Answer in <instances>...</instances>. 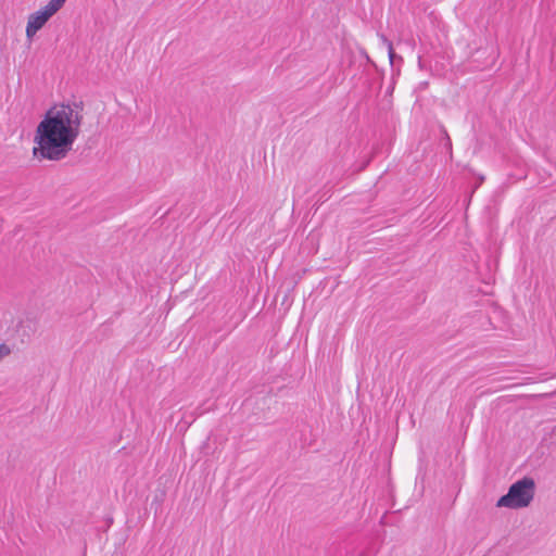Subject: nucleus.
<instances>
[{
  "label": "nucleus",
  "instance_id": "nucleus-1",
  "mask_svg": "<svg viewBox=\"0 0 556 556\" xmlns=\"http://www.w3.org/2000/svg\"><path fill=\"white\" fill-rule=\"evenodd\" d=\"M84 123L80 103H60L51 106L34 131L33 156L42 162H61L74 150Z\"/></svg>",
  "mask_w": 556,
  "mask_h": 556
},
{
  "label": "nucleus",
  "instance_id": "nucleus-2",
  "mask_svg": "<svg viewBox=\"0 0 556 556\" xmlns=\"http://www.w3.org/2000/svg\"><path fill=\"white\" fill-rule=\"evenodd\" d=\"M535 494V482L530 477L514 482L508 492L496 502L498 508L521 509L529 507Z\"/></svg>",
  "mask_w": 556,
  "mask_h": 556
},
{
  "label": "nucleus",
  "instance_id": "nucleus-3",
  "mask_svg": "<svg viewBox=\"0 0 556 556\" xmlns=\"http://www.w3.org/2000/svg\"><path fill=\"white\" fill-rule=\"evenodd\" d=\"M66 0H50L45 7L28 15L25 34L31 40L47 22L60 11Z\"/></svg>",
  "mask_w": 556,
  "mask_h": 556
},
{
  "label": "nucleus",
  "instance_id": "nucleus-4",
  "mask_svg": "<svg viewBox=\"0 0 556 556\" xmlns=\"http://www.w3.org/2000/svg\"><path fill=\"white\" fill-rule=\"evenodd\" d=\"M381 40H382L383 45L387 47V49H388V55H389L390 64H393V61H394V58H395V53H394V50H393L392 42L390 40H388L384 36H381Z\"/></svg>",
  "mask_w": 556,
  "mask_h": 556
},
{
  "label": "nucleus",
  "instance_id": "nucleus-5",
  "mask_svg": "<svg viewBox=\"0 0 556 556\" xmlns=\"http://www.w3.org/2000/svg\"><path fill=\"white\" fill-rule=\"evenodd\" d=\"M11 354V349L7 344H0V361Z\"/></svg>",
  "mask_w": 556,
  "mask_h": 556
}]
</instances>
